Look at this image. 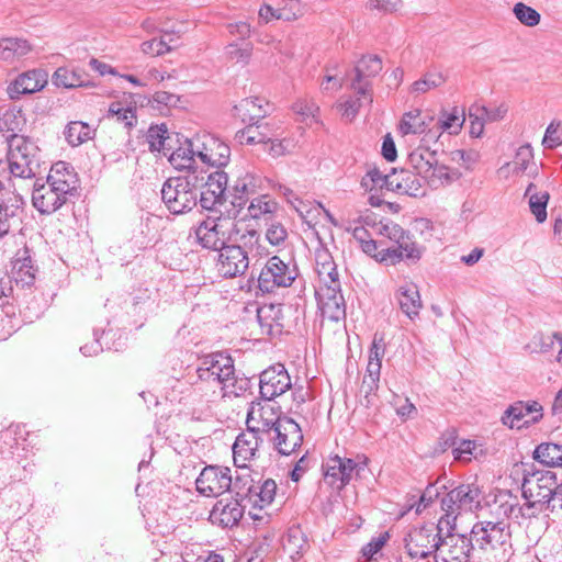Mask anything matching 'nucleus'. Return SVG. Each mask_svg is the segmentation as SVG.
Masks as SVG:
<instances>
[{"mask_svg": "<svg viewBox=\"0 0 562 562\" xmlns=\"http://www.w3.org/2000/svg\"><path fill=\"white\" fill-rule=\"evenodd\" d=\"M391 181V173L384 175L379 169H370L362 178L361 186L368 190L373 191L378 189L389 190V182Z\"/></svg>", "mask_w": 562, "mask_h": 562, "instance_id": "47", "label": "nucleus"}, {"mask_svg": "<svg viewBox=\"0 0 562 562\" xmlns=\"http://www.w3.org/2000/svg\"><path fill=\"white\" fill-rule=\"evenodd\" d=\"M557 342V333L552 335L536 334L526 346L530 352H549Z\"/></svg>", "mask_w": 562, "mask_h": 562, "instance_id": "55", "label": "nucleus"}, {"mask_svg": "<svg viewBox=\"0 0 562 562\" xmlns=\"http://www.w3.org/2000/svg\"><path fill=\"white\" fill-rule=\"evenodd\" d=\"M194 144L202 164L220 169L229 162L231 148L220 138L211 134L196 135Z\"/></svg>", "mask_w": 562, "mask_h": 562, "instance_id": "14", "label": "nucleus"}, {"mask_svg": "<svg viewBox=\"0 0 562 562\" xmlns=\"http://www.w3.org/2000/svg\"><path fill=\"white\" fill-rule=\"evenodd\" d=\"M276 491L277 483L271 479L266 480L260 486L255 487L251 485L248 488L249 493H255L256 496H258V501H255V503L261 508L270 505L273 502Z\"/></svg>", "mask_w": 562, "mask_h": 562, "instance_id": "46", "label": "nucleus"}, {"mask_svg": "<svg viewBox=\"0 0 562 562\" xmlns=\"http://www.w3.org/2000/svg\"><path fill=\"white\" fill-rule=\"evenodd\" d=\"M408 165L422 177L429 187L439 188L448 186L460 179L461 172L458 169L440 164L436 150L417 147L408 155Z\"/></svg>", "mask_w": 562, "mask_h": 562, "instance_id": "3", "label": "nucleus"}, {"mask_svg": "<svg viewBox=\"0 0 562 562\" xmlns=\"http://www.w3.org/2000/svg\"><path fill=\"white\" fill-rule=\"evenodd\" d=\"M557 484L555 473L549 470L536 471L524 477L521 484L522 496L527 501V508L533 509L528 514L529 516H535L537 513L550 508Z\"/></svg>", "mask_w": 562, "mask_h": 562, "instance_id": "4", "label": "nucleus"}, {"mask_svg": "<svg viewBox=\"0 0 562 562\" xmlns=\"http://www.w3.org/2000/svg\"><path fill=\"white\" fill-rule=\"evenodd\" d=\"M32 50V45L23 38L7 37L0 40V58L5 61H13Z\"/></svg>", "mask_w": 562, "mask_h": 562, "instance_id": "38", "label": "nucleus"}, {"mask_svg": "<svg viewBox=\"0 0 562 562\" xmlns=\"http://www.w3.org/2000/svg\"><path fill=\"white\" fill-rule=\"evenodd\" d=\"M386 344L383 335L374 334L371 347L369 349L368 361L381 362L385 355Z\"/></svg>", "mask_w": 562, "mask_h": 562, "instance_id": "64", "label": "nucleus"}, {"mask_svg": "<svg viewBox=\"0 0 562 562\" xmlns=\"http://www.w3.org/2000/svg\"><path fill=\"white\" fill-rule=\"evenodd\" d=\"M271 2H277L279 8L278 16L282 21L293 22L304 14L300 0H272Z\"/></svg>", "mask_w": 562, "mask_h": 562, "instance_id": "44", "label": "nucleus"}, {"mask_svg": "<svg viewBox=\"0 0 562 562\" xmlns=\"http://www.w3.org/2000/svg\"><path fill=\"white\" fill-rule=\"evenodd\" d=\"M201 246H217L216 224L213 221L203 222L195 231Z\"/></svg>", "mask_w": 562, "mask_h": 562, "instance_id": "54", "label": "nucleus"}, {"mask_svg": "<svg viewBox=\"0 0 562 562\" xmlns=\"http://www.w3.org/2000/svg\"><path fill=\"white\" fill-rule=\"evenodd\" d=\"M168 131L165 125L151 126L147 133V142L151 151H164L167 155L166 142L168 140Z\"/></svg>", "mask_w": 562, "mask_h": 562, "instance_id": "50", "label": "nucleus"}, {"mask_svg": "<svg viewBox=\"0 0 562 562\" xmlns=\"http://www.w3.org/2000/svg\"><path fill=\"white\" fill-rule=\"evenodd\" d=\"M395 299L401 311L411 319L419 315L423 307L420 294L416 284L406 282L398 286Z\"/></svg>", "mask_w": 562, "mask_h": 562, "instance_id": "32", "label": "nucleus"}, {"mask_svg": "<svg viewBox=\"0 0 562 562\" xmlns=\"http://www.w3.org/2000/svg\"><path fill=\"white\" fill-rule=\"evenodd\" d=\"M234 109L236 115L240 117L243 122L255 124L267 115L269 103L260 98H246L236 104Z\"/></svg>", "mask_w": 562, "mask_h": 562, "instance_id": "34", "label": "nucleus"}, {"mask_svg": "<svg viewBox=\"0 0 562 562\" xmlns=\"http://www.w3.org/2000/svg\"><path fill=\"white\" fill-rule=\"evenodd\" d=\"M196 191L200 193V205L204 210L213 211L223 204L228 192L227 173L217 169L206 175V171H196Z\"/></svg>", "mask_w": 562, "mask_h": 562, "instance_id": "9", "label": "nucleus"}, {"mask_svg": "<svg viewBox=\"0 0 562 562\" xmlns=\"http://www.w3.org/2000/svg\"><path fill=\"white\" fill-rule=\"evenodd\" d=\"M440 504L445 513L440 522L454 529L456 520L462 512H472L480 506V491L472 484H461L447 493Z\"/></svg>", "mask_w": 562, "mask_h": 562, "instance_id": "6", "label": "nucleus"}, {"mask_svg": "<svg viewBox=\"0 0 562 562\" xmlns=\"http://www.w3.org/2000/svg\"><path fill=\"white\" fill-rule=\"evenodd\" d=\"M262 188L260 176L246 171L240 175L228 190L232 196L231 203L235 207H243L250 195L256 194Z\"/></svg>", "mask_w": 562, "mask_h": 562, "instance_id": "27", "label": "nucleus"}, {"mask_svg": "<svg viewBox=\"0 0 562 562\" xmlns=\"http://www.w3.org/2000/svg\"><path fill=\"white\" fill-rule=\"evenodd\" d=\"M196 373L199 380L220 384L224 390L234 386L236 382L233 360L222 352L203 357Z\"/></svg>", "mask_w": 562, "mask_h": 562, "instance_id": "10", "label": "nucleus"}, {"mask_svg": "<svg viewBox=\"0 0 562 562\" xmlns=\"http://www.w3.org/2000/svg\"><path fill=\"white\" fill-rule=\"evenodd\" d=\"M254 411L256 412V420L252 422V428H258V432L261 435L273 432L276 427H278L279 420L283 418V416L277 415L270 404H266L259 408L251 407L249 412Z\"/></svg>", "mask_w": 562, "mask_h": 562, "instance_id": "36", "label": "nucleus"}, {"mask_svg": "<svg viewBox=\"0 0 562 562\" xmlns=\"http://www.w3.org/2000/svg\"><path fill=\"white\" fill-rule=\"evenodd\" d=\"M448 160L470 170L479 160V154L474 150L454 149L448 154Z\"/></svg>", "mask_w": 562, "mask_h": 562, "instance_id": "51", "label": "nucleus"}, {"mask_svg": "<svg viewBox=\"0 0 562 562\" xmlns=\"http://www.w3.org/2000/svg\"><path fill=\"white\" fill-rule=\"evenodd\" d=\"M533 458L547 467H562V445L542 442L535 449Z\"/></svg>", "mask_w": 562, "mask_h": 562, "instance_id": "39", "label": "nucleus"}, {"mask_svg": "<svg viewBox=\"0 0 562 562\" xmlns=\"http://www.w3.org/2000/svg\"><path fill=\"white\" fill-rule=\"evenodd\" d=\"M218 250L216 262L217 271L225 278H235L243 274L249 265L248 255L244 248H213Z\"/></svg>", "mask_w": 562, "mask_h": 562, "instance_id": "21", "label": "nucleus"}, {"mask_svg": "<svg viewBox=\"0 0 562 562\" xmlns=\"http://www.w3.org/2000/svg\"><path fill=\"white\" fill-rule=\"evenodd\" d=\"M53 80L57 87L68 89L90 86V81L86 80L80 71L66 67L58 68L54 74Z\"/></svg>", "mask_w": 562, "mask_h": 562, "instance_id": "40", "label": "nucleus"}, {"mask_svg": "<svg viewBox=\"0 0 562 562\" xmlns=\"http://www.w3.org/2000/svg\"><path fill=\"white\" fill-rule=\"evenodd\" d=\"M363 252L384 266H395L404 259L418 260L420 248H362Z\"/></svg>", "mask_w": 562, "mask_h": 562, "instance_id": "28", "label": "nucleus"}, {"mask_svg": "<svg viewBox=\"0 0 562 562\" xmlns=\"http://www.w3.org/2000/svg\"><path fill=\"white\" fill-rule=\"evenodd\" d=\"M291 378L281 363L273 364L260 374L259 389L261 398L270 402L291 389Z\"/></svg>", "mask_w": 562, "mask_h": 562, "instance_id": "17", "label": "nucleus"}, {"mask_svg": "<svg viewBox=\"0 0 562 562\" xmlns=\"http://www.w3.org/2000/svg\"><path fill=\"white\" fill-rule=\"evenodd\" d=\"M542 144L547 148H554L562 145V126L561 123L551 122L546 130Z\"/></svg>", "mask_w": 562, "mask_h": 562, "instance_id": "62", "label": "nucleus"}, {"mask_svg": "<svg viewBox=\"0 0 562 562\" xmlns=\"http://www.w3.org/2000/svg\"><path fill=\"white\" fill-rule=\"evenodd\" d=\"M368 458L358 456L356 459L331 457L324 468V482L336 491H341L355 476H360L368 467Z\"/></svg>", "mask_w": 562, "mask_h": 562, "instance_id": "7", "label": "nucleus"}, {"mask_svg": "<svg viewBox=\"0 0 562 562\" xmlns=\"http://www.w3.org/2000/svg\"><path fill=\"white\" fill-rule=\"evenodd\" d=\"M418 177L419 175H417V172L413 173L404 169L400 171L393 169L391 172V181L389 182V191L407 194L414 198L424 195L423 186Z\"/></svg>", "mask_w": 562, "mask_h": 562, "instance_id": "30", "label": "nucleus"}, {"mask_svg": "<svg viewBox=\"0 0 562 562\" xmlns=\"http://www.w3.org/2000/svg\"><path fill=\"white\" fill-rule=\"evenodd\" d=\"M476 562H508L513 554L509 525L479 521L470 531Z\"/></svg>", "mask_w": 562, "mask_h": 562, "instance_id": "1", "label": "nucleus"}, {"mask_svg": "<svg viewBox=\"0 0 562 562\" xmlns=\"http://www.w3.org/2000/svg\"><path fill=\"white\" fill-rule=\"evenodd\" d=\"M513 13L521 24L529 27L538 25L541 20V15L537 10L522 2H518L514 5Z\"/></svg>", "mask_w": 562, "mask_h": 562, "instance_id": "48", "label": "nucleus"}, {"mask_svg": "<svg viewBox=\"0 0 562 562\" xmlns=\"http://www.w3.org/2000/svg\"><path fill=\"white\" fill-rule=\"evenodd\" d=\"M46 182L67 201L68 195L77 188V175L74 168L65 161H58L50 167Z\"/></svg>", "mask_w": 562, "mask_h": 562, "instance_id": "22", "label": "nucleus"}, {"mask_svg": "<svg viewBox=\"0 0 562 562\" xmlns=\"http://www.w3.org/2000/svg\"><path fill=\"white\" fill-rule=\"evenodd\" d=\"M381 362L368 361L366 375L362 381L361 390L364 392L366 397L370 394H374L379 389L380 374H381Z\"/></svg>", "mask_w": 562, "mask_h": 562, "instance_id": "43", "label": "nucleus"}, {"mask_svg": "<svg viewBox=\"0 0 562 562\" xmlns=\"http://www.w3.org/2000/svg\"><path fill=\"white\" fill-rule=\"evenodd\" d=\"M274 448L280 454L290 456L295 452L303 442V434L300 425L292 418L283 416L273 431Z\"/></svg>", "mask_w": 562, "mask_h": 562, "instance_id": "19", "label": "nucleus"}, {"mask_svg": "<svg viewBox=\"0 0 562 562\" xmlns=\"http://www.w3.org/2000/svg\"><path fill=\"white\" fill-rule=\"evenodd\" d=\"M47 74L40 69L23 72L8 86V95L11 100H16L22 94L41 91L47 85Z\"/></svg>", "mask_w": 562, "mask_h": 562, "instance_id": "24", "label": "nucleus"}, {"mask_svg": "<svg viewBox=\"0 0 562 562\" xmlns=\"http://www.w3.org/2000/svg\"><path fill=\"white\" fill-rule=\"evenodd\" d=\"M196 171L168 179L161 189V198L173 214L191 211L198 203Z\"/></svg>", "mask_w": 562, "mask_h": 562, "instance_id": "5", "label": "nucleus"}, {"mask_svg": "<svg viewBox=\"0 0 562 562\" xmlns=\"http://www.w3.org/2000/svg\"><path fill=\"white\" fill-rule=\"evenodd\" d=\"M92 130L83 122H70L65 131L67 142L71 146H79L91 138Z\"/></svg>", "mask_w": 562, "mask_h": 562, "instance_id": "42", "label": "nucleus"}, {"mask_svg": "<svg viewBox=\"0 0 562 562\" xmlns=\"http://www.w3.org/2000/svg\"><path fill=\"white\" fill-rule=\"evenodd\" d=\"M245 513V507L237 498H222L215 503L210 513L212 524L223 528L237 526Z\"/></svg>", "mask_w": 562, "mask_h": 562, "instance_id": "23", "label": "nucleus"}, {"mask_svg": "<svg viewBox=\"0 0 562 562\" xmlns=\"http://www.w3.org/2000/svg\"><path fill=\"white\" fill-rule=\"evenodd\" d=\"M525 196L528 198L529 209L537 222L543 223L547 220L549 193L547 191H538L533 183H529L525 191Z\"/></svg>", "mask_w": 562, "mask_h": 562, "instance_id": "37", "label": "nucleus"}, {"mask_svg": "<svg viewBox=\"0 0 562 562\" xmlns=\"http://www.w3.org/2000/svg\"><path fill=\"white\" fill-rule=\"evenodd\" d=\"M315 270L318 276L317 285H331L333 283H340L336 263H322L316 266Z\"/></svg>", "mask_w": 562, "mask_h": 562, "instance_id": "59", "label": "nucleus"}, {"mask_svg": "<svg viewBox=\"0 0 562 562\" xmlns=\"http://www.w3.org/2000/svg\"><path fill=\"white\" fill-rule=\"evenodd\" d=\"M364 102L368 103V100H366L363 95L355 93V97H348L337 103V109L339 110L342 119L351 122L356 119Z\"/></svg>", "mask_w": 562, "mask_h": 562, "instance_id": "45", "label": "nucleus"}, {"mask_svg": "<svg viewBox=\"0 0 562 562\" xmlns=\"http://www.w3.org/2000/svg\"><path fill=\"white\" fill-rule=\"evenodd\" d=\"M442 131H448L450 134H457L464 122L463 114L460 115L458 110L454 109L452 113H445L441 119L436 121Z\"/></svg>", "mask_w": 562, "mask_h": 562, "instance_id": "57", "label": "nucleus"}, {"mask_svg": "<svg viewBox=\"0 0 562 562\" xmlns=\"http://www.w3.org/2000/svg\"><path fill=\"white\" fill-rule=\"evenodd\" d=\"M447 528L448 533L441 537L436 559L442 562H476L471 535L454 533Z\"/></svg>", "mask_w": 562, "mask_h": 562, "instance_id": "11", "label": "nucleus"}, {"mask_svg": "<svg viewBox=\"0 0 562 562\" xmlns=\"http://www.w3.org/2000/svg\"><path fill=\"white\" fill-rule=\"evenodd\" d=\"M294 148V143L291 139H271L267 138L265 142V149L273 157L282 156L290 153Z\"/></svg>", "mask_w": 562, "mask_h": 562, "instance_id": "61", "label": "nucleus"}, {"mask_svg": "<svg viewBox=\"0 0 562 562\" xmlns=\"http://www.w3.org/2000/svg\"><path fill=\"white\" fill-rule=\"evenodd\" d=\"M195 136L186 139L169 156L170 164L178 170L196 171L198 154L195 148Z\"/></svg>", "mask_w": 562, "mask_h": 562, "instance_id": "33", "label": "nucleus"}, {"mask_svg": "<svg viewBox=\"0 0 562 562\" xmlns=\"http://www.w3.org/2000/svg\"><path fill=\"white\" fill-rule=\"evenodd\" d=\"M434 123V116L429 113H424L418 109L404 113L400 122V132L403 135L408 134H423L428 125Z\"/></svg>", "mask_w": 562, "mask_h": 562, "instance_id": "35", "label": "nucleus"}, {"mask_svg": "<svg viewBox=\"0 0 562 562\" xmlns=\"http://www.w3.org/2000/svg\"><path fill=\"white\" fill-rule=\"evenodd\" d=\"M307 206L312 209H310V212L302 221L307 225L308 233L316 237L319 246H328L329 244L334 243L333 235L323 226L319 229L316 228V225L319 223L322 217H326L329 223L336 226L337 222L334 216L319 202L313 201L312 205Z\"/></svg>", "mask_w": 562, "mask_h": 562, "instance_id": "26", "label": "nucleus"}, {"mask_svg": "<svg viewBox=\"0 0 562 562\" xmlns=\"http://www.w3.org/2000/svg\"><path fill=\"white\" fill-rule=\"evenodd\" d=\"M446 81L445 77L440 72H427L422 79L415 81L412 85V92L414 93H426L431 89L440 87Z\"/></svg>", "mask_w": 562, "mask_h": 562, "instance_id": "49", "label": "nucleus"}, {"mask_svg": "<svg viewBox=\"0 0 562 562\" xmlns=\"http://www.w3.org/2000/svg\"><path fill=\"white\" fill-rule=\"evenodd\" d=\"M255 414V411L248 413L247 429L237 436L233 445L234 462L238 468H246L247 462L255 459L259 446L263 442V435L258 432V428H252Z\"/></svg>", "mask_w": 562, "mask_h": 562, "instance_id": "13", "label": "nucleus"}, {"mask_svg": "<svg viewBox=\"0 0 562 562\" xmlns=\"http://www.w3.org/2000/svg\"><path fill=\"white\" fill-rule=\"evenodd\" d=\"M140 50L150 56H160L171 50L170 42H167L165 36L160 38H151L145 41L140 45Z\"/></svg>", "mask_w": 562, "mask_h": 562, "instance_id": "56", "label": "nucleus"}, {"mask_svg": "<svg viewBox=\"0 0 562 562\" xmlns=\"http://www.w3.org/2000/svg\"><path fill=\"white\" fill-rule=\"evenodd\" d=\"M542 418V406L533 402H516L502 416V423L509 428H521L536 424Z\"/></svg>", "mask_w": 562, "mask_h": 562, "instance_id": "20", "label": "nucleus"}, {"mask_svg": "<svg viewBox=\"0 0 562 562\" xmlns=\"http://www.w3.org/2000/svg\"><path fill=\"white\" fill-rule=\"evenodd\" d=\"M24 124L25 120L20 111L9 110L0 117V130L11 132L12 134H16V131H21Z\"/></svg>", "mask_w": 562, "mask_h": 562, "instance_id": "53", "label": "nucleus"}, {"mask_svg": "<svg viewBox=\"0 0 562 562\" xmlns=\"http://www.w3.org/2000/svg\"><path fill=\"white\" fill-rule=\"evenodd\" d=\"M476 443L473 440H461L452 450L454 460L470 461L474 456Z\"/></svg>", "mask_w": 562, "mask_h": 562, "instance_id": "63", "label": "nucleus"}, {"mask_svg": "<svg viewBox=\"0 0 562 562\" xmlns=\"http://www.w3.org/2000/svg\"><path fill=\"white\" fill-rule=\"evenodd\" d=\"M498 172L505 177H519L522 175L536 177L538 173V167L533 161V151L531 146L528 144L520 146L516 151L514 160L502 166Z\"/></svg>", "mask_w": 562, "mask_h": 562, "instance_id": "25", "label": "nucleus"}, {"mask_svg": "<svg viewBox=\"0 0 562 562\" xmlns=\"http://www.w3.org/2000/svg\"><path fill=\"white\" fill-rule=\"evenodd\" d=\"M37 269L34 267L30 248H23L22 251H18L15 258L12 261V279H14L16 285L22 288H30L34 284L35 273Z\"/></svg>", "mask_w": 562, "mask_h": 562, "instance_id": "31", "label": "nucleus"}, {"mask_svg": "<svg viewBox=\"0 0 562 562\" xmlns=\"http://www.w3.org/2000/svg\"><path fill=\"white\" fill-rule=\"evenodd\" d=\"M292 110L301 122H307L316 119L319 108L313 100L301 99L293 103Z\"/></svg>", "mask_w": 562, "mask_h": 562, "instance_id": "52", "label": "nucleus"}, {"mask_svg": "<svg viewBox=\"0 0 562 562\" xmlns=\"http://www.w3.org/2000/svg\"><path fill=\"white\" fill-rule=\"evenodd\" d=\"M8 140V168L14 178L32 179L40 168V148L31 138L11 134Z\"/></svg>", "mask_w": 562, "mask_h": 562, "instance_id": "2", "label": "nucleus"}, {"mask_svg": "<svg viewBox=\"0 0 562 562\" xmlns=\"http://www.w3.org/2000/svg\"><path fill=\"white\" fill-rule=\"evenodd\" d=\"M434 522L413 528L405 538V548L412 559H425L435 553L438 554L442 526Z\"/></svg>", "mask_w": 562, "mask_h": 562, "instance_id": "8", "label": "nucleus"}, {"mask_svg": "<svg viewBox=\"0 0 562 562\" xmlns=\"http://www.w3.org/2000/svg\"><path fill=\"white\" fill-rule=\"evenodd\" d=\"M295 276L277 256L270 258L258 277V288L263 293H271L276 288L290 286Z\"/></svg>", "mask_w": 562, "mask_h": 562, "instance_id": "18", "label": "nucleus"}, {"mask_svg": "<svg viewBox=\"0 0 562 562\" xmlns=\"http://www.w3.org/2000/svg\"><path fill=\"white\" fill-rule=\"evenodd\" d=\"M383 68L382 59L378 55H364L355 66V77L351 79L350 89L363 95L368 104L373 102L371 78L378 76Z\"/></svg>", "mask_w": 562, "mask_h": 562, "instance_id": "12", "label": "nucleus"}, {"mask_svg": "<svg viewBox=\"0 0 562 562\" xmlns=\"http://www.w3.org/2000/svg\"><path fill=\"white\" fill-rule=\"evenodd\" d=\"M33 206L42 214H52L66 203L46 181L40 183L38 180L34 183L32 193Z\"/></svg>", "mask_w": 562, "mask_h": 562, "instance_id": "29", "label": "nucleus"}, {"mask_svg": "<svg viewBox=\"0 0 562 562\" xmlns=\"http://www.w3.org/2000/svg\"><path fill=\"white\" fill-rule=\"evenodd\" d=\"M232 484L231 469L218 465L205 467L195 481L198 492L206 497L224 494Z\"/></svg>", "mask_w": 562, "mask_h": 562, "instance_id": "15", "label": "nucleus"}, {"mask_svg": "<svg viewBox=\"0 0 562 562\" xmlns=\"http://www.w3.org/2000/svg\"><path fill=\"white\" fill-rule=\"evenodd\" d=\"M252 46L245 44L239 46L237 43H231L226 46V55L231 60L239 64H247L251 56Z\"/></svg>", "mask_w": 562, "mask_h": 562, "instance_id": "60", "label": "nucleus"}, {"mask_svg": "<svg viewBox=\"0 0 562 562\" xmlns=\"http://www.w3.org/2000/svg\"><path fill=\"white\" fill-rule=\"evenodd\" d=\"M109 116L116 117L117 122L124 123L125 126H132L135 119L134 110L130 106L125 108L121 102H113L108 110Z\"/></svg>", "mask_w": 562, "mask_h": 562, "instance_id": "58", "label": "nucleus"}, {"mask_svg": "<svg viewBox=\"0 0 562 562\" xmlns=\"http://www.w3.org/2000/svg\"><path fill=\"white\" fill-rule=\"evenodd\" d=\"M315 296L318 308L324 318L338 322L346 316V302L341 294L340 283L331 285H317Z\"/></svg>", "mask_w": 562, "mask_h": 562, "instance_id": "16", "label": "nucleus"}, {"mask_svg": "<svg viewBox=\"0 0 562 562\" xmlns=\"http://www.w3.org/2000/svg\"><path fill=\"white\" fill-rule=\"evenodd\" d=\"M278 209V203L268 194L254 198L248 206V214L252 218H261L272 215Z\"/></svg>", "mask_w": 562, "mask_h": 562, "instance_id": "41", "label": "nucleus"}]
</instances>
